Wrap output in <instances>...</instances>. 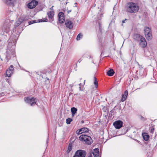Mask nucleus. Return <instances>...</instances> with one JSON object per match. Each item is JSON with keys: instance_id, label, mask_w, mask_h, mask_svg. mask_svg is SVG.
Instances as JSON below:
<instances>
[{"instance_id": "37", "label": "nucleus", "mask_w": 157, "mask_h": 157, "mask_svg": "<svg viewBox=\"0 0 157 157\" xmlns=\"http://www.w3.org/2000/svg\"><path fill=\"white\" fill-rule=\"evenodd\" d=\"M97 77L95 75H94L93 77H91V78H97Z\"/></svg>"}, {"instance_id": "50", "label": "nucleus", "mask_w": 157, "mask_h": 157, "mask_svg": "<svg viewBox=\"0 0 157 157\" xmlns=\"http://www.w3.org/2000/svg\"><path fill=\"white\" fill-rule=\"evenodd\" d=\"M87 0H85V1L86 2Z\"/></svg>"}, {"instance_id": "27", "label": "nucleus", "mask_w": 157, "mask_h": 157, "mask_svg": "<svg viewBox=\"0 0 157 157\" xmlns=\"http://www.w3.org/2000/svg\"><path fill=\"white\" fill-rule=\"evenodd\" d=\"M115 106L112 110L110 111L109 113V114H111V115H113L114 114V111L115 110Z\"/></svg>"}, {"instance_id": "30", "label": "nucleus", "mask_w": 157, "mask_h": 157, "mask_svg": "<svg viewBox=\"0 0 157 157\" xmlns=\"http://www.w3.org/2000/svg\"><path fill=\"white\" fill-rule=\"evenodd\" d=\"M44 20H43L42 19H40L39 20V22H47V19L46 18H44Z\"/></svg>"}, {"instance_id": "40", "label": "nucleus", "mask_w": 157, "mask_h": 157, "mask_svg": "<svg viewBox=\"0 0 157 157\" xmlns=\"http://www.w3.org/2000/svg\"><path fill=\"white\" fill-rule=\"evenodd\" d=\"M71 12V10L68 11H67L68 13H69Z\"/></svg>"}, {"instance_id": "11", "label": "nucleus", "mask_w": 157, "mask_h": 157, "mask_svg": "<svg viewBox=\"0 0 157 157\" xmlns=\"http://www.w3.org/2000/svg\"><path fill=\"white\" fill-rule=\"evenodd\" d=\"M38 3V2L36 1L35 0H32L28 4V7L29 8L33 9L36 7Z\"/></svg>"}, {"instance_id": "33", "label": "nucleus", "mask_w": 157, "mask_h": 157, "mask_svg": "<svg viewBox=\"0 0 157 157\" xmlns=\"http://www.w3.org/2000/svg\"><path fill=\"white\" fill-rule=\"evenodd\" d=\"M36 22L35 21H29V25H31L32 24H33V23H36Z\"/></svg>"}, {"instance_id": "22", "label": "nucleus", "mask_w": 157, "mask_h": 157, "mask_svg": "<svg viewBox=\"0 0 157 157\" xmlns=\"http://www.w3.org/2000/svg\"><path fill=\"white\" fill-rule=\"evenodd\" d=\"M72 146L71 144H69L68 145V147L67 148V153H69L71 150H72Z\"/></svg>"}, {"instance_id": "17", "label": "nucleus", "mask_w": 157, "mask_h": 157, "mask_svg": "<svg viewBox=\"0 0 157 157\" xmlns=\"http://www.w3.org/2000/svg\"><path fill=\"white\" fill-rule=\"evenodd\" d=\"M93 153L94 157H98L99 155V149L97 148L94 149Z\"/></svg>"}, {"instance_id": "12", "label": "nucleus", "mask_w": 157, "mask_h": 157, "mask_svg": "<svg viewBox=\"0 0 157 157\" xmlns=\"http://www.w3.org/2000/svg\"><path fill=\"white\" fill-rule=\"evenodd\" d=\"M59 21L60 23H63L65 21L64 16L63 12H60L58 14Z\"/></svg>"}, {"instance_id": "26", "label": "nucleus", "mask_w": 157, "mask_h": 157, "mask_svg": "<svg viewBox=\"0 0 157 157\" xmlns=\"http://www.w3.org/2000/svg\"><path fill=\"white\" fill-rule=\"evenodd\" d=\"M121 79H115V80L114 81V83L116 85H117L119 84L120 82L121 81Z\"/></svg>"}, {"instance_id": "13", "label": "nucleus", "mask_w": 157, "mask_h": 157, "mask_svg": "<svg viewBox=\"0 0 157 157\" xmlns=\"http://www.w3.org/2000/svg\"><path fill=\"white\" fill-rule=\"evenodd\" d=\"M65 25L66 27L71 29L72 28L73 26L72 23L71 21H70L67 20L65 21Z\"/></svg>"}, {"instance_id": "6", "label": "nucleus", "mask_w": 157, "mask_h": 157, "mask_svg": "<svg viewBox=\"0 0 157 157\" xmlns=\"http://www.w3.org/2000/svg\"><path fill=\"white\" fill-rule=\"evenodd\" d=\"M86 155L85 151L83 150H78L76 151L74 157H85Z\"/></svg>"}, {"instance_id": "39", "label": "nucleus", "mask_w": 157, "mask_h": 157, "mask_svg": "<svg viewBox=\"0 0 157 157\" xmlns=\"http://www.w3.org/2000/svg\"><path fill=\"white\" fill-rule=\"evenodd\" d=\"M42 74H40V77H39L40 78H43V75H42Z\"/></svg>"}, {"instance_id": "5", "label": "nucleus", "mask_w": 157, "mask_h": 157, "mask_svg": "<svg viewBox=\"0 0 157 157\" xmlns=\"http://www.w3.org/2000/svg\"><path fill=\"white\" fill-rule=\"evenodd\" d=\"M25 101L27 103L30 104L31 106H33L36 104V99L34 98L27 97L25 98Z\"/></svg>"}, {"instance_id": "18", "label": "nucleus", "mask_w": 157, "mask_h": 157, "mask_svg": "<svg viewBox=\"0 0 157 157\" xmlns=\"http://www.w3.org/2000/svg\"><path fill=\"white\" fill-rule=\"evenodd\" d=\"M142 136L143 139L146 141H147L149 138V136L147 133H143Z\"/></svg>"}, {"instance_id": "8", "label": "nucleus", "mask_w": 157, "mask_h": 157, "mask_svg": "<svg viewBox=\"0 0 157 157\" xmlns=\"http://www.w3.org/2000/svg\"><path fill=\"white\" fill-rule=\"evenodd\" d=\"M14 70L13 67L11 65L10 66L9 69L6 71V74L7 77H10L13 73Z\"/></svg>"}, {"instance_id": "49", "label": "nucleus", "mask_w": 157, "mask_h": 157, "mask_svg": "<svg viewBox=\"0 0 157 157\" xmlns=\"http://www.w3.org/2000/svg\"><path fill=\"white\" fill-rule=\"evenodd\" d=\"M141 68H142L143 67H142V66H141Z\"/></svg>"}, {"instance_id": "42", "label": "nucleus", "mask_w": 157, "mask_h": 157, "mask_svg": "<svg viewBox=\"0 0 157 157\" xmlns=\"http://www.w3.org/2000/svg\"><path fill=\"white\" fill-rule=\"evenodd\" d=\"M88 157H92V155H90Z\"/></svg>"}, {"instance_id": "48", "label": "nucleus", "mask_w": 157, "mask_h": 157, "mask_svg": "<svg viewBox=\"0 0 157 157\" xmlns=\"http://www.w3.org/2000/svg\"><path fill=\"white\" fill-rule=\"evenodd\" d=\"M138 64L139 66H140L139 64Z\"/></svg>"}, {"instance_id": "2", "label": "nucleus", "mask_w": 157, "mask_h": 157, "mask_svg": "<svg viewBox=\"0 0 157 157\" xmlns=\"http://www.w3.org/2000/svg\"><path fill=\"white\" fill-rule=\"evenodd\" d=\"M15 46H11V43H9L6 52L5 59L7 62H8L12 57L15 56Z\"/></svg>"}, {"instance_id": "3", "label": "nucleus", "mask_w": 157, "mask_h": 157, "mask_svg": "<svg viewBox=\"0 0 157 157\" xmlns=\"http://www.w3.org/2000/svg\"><path fill=\"white\" fill-rule=\"evenodd\" d=\"M79 139L82 141L84 142V143L88 144H91L93 142V140L91 137L85 134H82L79 137Z\"/></svg>"}, {"instance_id": "4", "label": "nucleus", "mask_w": 157, "mask_h": 157, "mask_svg": "<svg viewBox=\"0 0 157 157\" xmlns=\"http://www.w3.org/2000/svg\"><path fill=\"white\" fill-rule=\"evenodd\" d=\"M144 31L147 39L150 40L152 39V35L151 29L150 28L145 27L144 28Z\"/></svg>"}, {"instance_id": "35", "label": "nucleus", "mask_w": 157, "mask_h": 157, "mask_svg": "<svg viewBox=\"0 0 157 157\" xmlns=\"http://www.w3.org/2000/svg\"><path fill=\"white\" fill-rule=\"evenodd\" d=\"M77 134H82L83 133L82 132V130H80V129L79 130V131L77 132Z\"/></svg>"}, {"instance_id": "29", "label": "nucleus", "mask_w": 157, "mask_h": 157, "mask_svg": "<svg viewBox=\"0 0 157 157\" xmlns=\"http://www.w3.org/2000/svg\"><path fill=\"white\" fill-rule=\"evenodd\" d=\"M102 17V15L101 13H99L98 14V20H100L101 18Z\"/></svg>"}, {"instance_id": "43", "label": "nucleus", "mask_w": 157, "mask_h": 157, "mask_svg": "<svg viewBox=\"0 0 157 157\" xmlns=\"http://www.w3.org/2000/svg\"><path fill=\"white\" fill-rule=\"evenodd\" d=\"M9 79H6V81L7 82V80H8Z\"/></svg>"}, {"instance_id": "15", "label": "nucleus", "mask_w": 157, "mask_h": 157, "mask_svg": "<svg viewBox=\"0 0 157 157\" xmlns=\"http://www.w3.org/2000/svg\"><path fill=\"white\" fill-rule=\"evenodd\" d=\"M4 2L7 5L13 6L15 2V0H3Z\"/></svg>"}, {"instance_id": "14", "label": "nucleus", "mask_w": 157, "mask_h": 157, "mask_svg": "<svg viewBox=\"0 0 157 157\" xmlns=\"http://www.w3.org/2000/svg\"><path fill=\"white\" fill-rule=\"evenodd\" d=\"M128 94V91L127 90H125L124 91V94L122 95V97L121 99V101L123 102L126 100L127 98Z\"/></svg>"}, {"instance_id": "9", "label": "nucleus", "mask_w": 157, "mask_h": 157, "mask_svg": "<svg viewBox=\"0 0 157 157\" xmlns=\"http://www.w3.org/2000/svg\"><path fill=\"white\" fill-rule=\"evenodd\" d=\"M47 15L49 19L50 22L54 20L53 17L54 15V12L53 10L48 11L47 13Z\"/></svg>"}, {"instance_id": "25", "label": "nucleus", "mask_w": 157, "mask_h": 157, "mask_svg": "<svg viewBox=\"0 0 157 157\" xmlns=\"http://www.w3.org/2000/svg\"><path fill=\"white\" fill-rule=\"evenodd\" d=\"M72 119L71 118H68L66 120V123L67 124H70Z\"/></svg>"}, {"instance_id": "31", "label": "nucleus", "mask_w": 157, "mask_h": 157, "mask_svg": "<svg viewBox=\"0 0 157 157\" xmlns=\"http://www.w3.org/2000/svg\"><path fill=\"white\" fill-rule=\"evenodd\" d=\"M85 80H84V82H83V83H80L79 84V86H80V87H79V89H80V90H81V86H83L84 84H85Z\"/></svg>"}, {"instance_id": "46", "label": "nucleus", "mask_w": 157, "mask_h": 157, "mask_svg": "<svg viewBox=\"0 0 157 157\" xmlns=\"http://www.w3.org/2000/svg\"><path fill=\"white\" fill-rule=\"evenodd\" d=\"M1 59L2 61L3 60V59L1 58Z\"/></svg>"}, {"instance_id": "34", "label": "nucleus", "mask_w": 157, "mask_h": 157, "mask_svg": "<svg viewBox=\"0 0 157 157\" xmlns=\"http://www.w3.org/2000/svg\"><path fill=\"white\" fill-rule=\"evenodd\" d=\"M140 119L142 121H145L146 120V119H145L144 117L142 116H141L140 117Z\"/></svg>"}, {"instance_id": "23", "label": "nucleus", "mask_w": 157, "mask_h": 157, "mask_svg": "<svg viewBox=\"0 0 157 157\" xmlns=\"http://www.w3.org/2000/svg\"><path fill=\"white\" fill-rule=\"evenodd\" d=\"M82 37V35L81 33H79L77 36L76 39L77 40H79Z\"/></svg>"}, {"instance_id": "44", "label": "nucleus", "mask_w": 157, "mask_h": 157, "mask_svg": "<svg viewBox=\"0 0 157 157\" xmlns=\"http://www.w3.org/2000/svg\"><path fill=\"white\" fill-rule=\"evenodd\" d=\"M74 115H72V116L73 117L74 116Z\"/></svg>"}, {"instance_id": "10", "label": "nucleus", "mask_w": 157, "mask_h": 157, "mask_svg": "<svg viewBox=\"0 0 157 157\" xmlns=\"http://www.w3.org/2000/svg\"><path fill=\"white\" fill-rule=\"evenodd\" d=\"M123 124L121 121H117L114 122L113 124L116 128L119 129L122 126Z\"/></svg>"}, {"instance_id": "16", "label": "nucleus", "mask_w": 157, "mask_h": 157, "mask_svg": "<svg viewBox=\"0 0 157 157\" xmlns=\"http://www.w3.org/2000/svg\"><path fill=\"white\" fill-rule=\"evenodd\" d=\"M143 37L142 36L138 34H135L133 36L134 38L138 41H139L141 38Z\"/></svg>"}, {"instance_id": "20", "label": "nucleus", "mask_w": 157, "mask_h": 157, "mask_svg": "<svg viewBox=\"0 0 157 157\" xmlns=\"http://www.w3.org/2000/svg\"><path fill=\"white\" fill-rule=\"evenodd\" d=\"M80 130H82V132L83 133H84L88 132L89 130L87 128H82L80 129Z\"/></svg>"}, {"instance_id": "7", "label": "nucleus", "mask_w": 157, "mask_h": 157, "mask_svg": "<svg viewBox=\"0 0 157 157\" xmlns=\"http://www.w3.org/2000/svg\"><path fill=\"white\" fill-rule=\"evenodd\" d=\"M139 42L140 46L142 48H145L147 45V42L144 37L141 38L140 40L138 41Z\"/></svg>"}, {"instance_id": "24", "label": "nucleus", "mask_w": 157, "mask_h": 157, "mask_svg": "<svg viewBox=\"0 0 157 157\" xmlns=\"http://www.w3.org/2000/svg\"><path fill=\"white\" fill-rule=\"evenodd\" d=\"M94 84L95 87L97 88L98 87V81L97 79H94Z\"/></svg>"}, {"instance_id": "41", "label": "nucleus", "mask_w": 157, "mask_h": 157, "mask_svg": "<svg viewBox=\"0 0 157 157\" xmlns=\"http://www.w3.org/2000/svg\"><path fill=\"white\" fill-rule=\"evenodd\" d=\"M124 21H124V20H123V21H122V23H124Z\"/></svg>"}, {"instance_id": "21", "label": "nucleus", "mask_w": 157, "mask_h": 157, "mask_svg": "<svg viewBox=\"0 0 157 157\" xmlns=\"http://www.w3.org/2000/svg\"><path fill=\"white\" fill-rule=\"evenodd\" d=\"M71 111L72 115H75L77 111V109L73 107L71 108Z\"/></svg>"}, {"instance_id": "36", "label": "nucleus", "mask_w": 157, "mask_h": 157, "mask_svg": "<svg viewBox=\"0 0 157 157\" xmlns=\"http://www.w3.org/2000/svg\"><path fill=\"white\" fill-rule=\"evenodd\" d=\"M4 95H5V93L3 92L1 94H0V97L4 96Z\"/></svg>"}, {"instance_id": "47", "label": "nucleus", "mask_w": 157, "mask_h": 157, "mask_svg": "<svg viewBox=\"0 0 157 157\" xmlns=\"http://www.w3.org/2000/svg\"><path fill=\"white\" fill-rule=\"evenodd\" d=\"M78 62H79L80 63V61L78 60Z\"/></svg>"}, {"instance_id": "32", "label": "nucleus", "mask_w": 157, "mask_h": 157, "mask_svg": "<svg viewBox=\"0 0 157 157\" xmlns=\"http://www.w3.org/2000/svg\"><path fill=\"white\" fill-rule=\"evenodd\" d=\"M154 125L152 126V128L151 129V131H150L151 133H153V132H154V130H155L154 128Z\"/></svg>"}, {"instance_id": "38", "label": "nucleus", "mask_w": 157, "mask_h": 157, "mask_svg": "<svg viewBox=\"0 0 157 157\" xmlns=\"http://www.w3.org/2000/svg\"><path fill=\"white\" fill-rule=\"evenodd\" d=\"M53 6H52L51 8H50V10H53Z\"/></svg>"}, {"instance_id": "1", "label": "nucleus", "mask_w": 157, "mask_h": 157, "mask_svg": "<svg viewBox=\"0 0 157 157\" xmlns=\"http://www.w3.org/2000/svg\"><path fill=\"white\" fill-rule=\"evenodd\" d=\"M139 9V6L136 4L132 2L128 3L125 6L126 11L130 13H137Z\"/></svg>"}, {"instance_id": "28", "label": "nucleus", "mask_w": 157, "mask_h": 157, "mask_svg": "<svg viewBox=\"0 0 157 157\" xmlns=\"http://www.w3.org/2000/svg\"><path fill=\"white\" fill-rule=\"evenodd\" d=\"M3 29H5V31L6 30V31H8L9 30V27L8 26H7L6 27V25L4 24L3 26Z\"/></svg>"}, {"instance_id": "19", "label": "nucleus", "mask_w": 157, "mask_h": 157, "mask_svg": "<svg viewBox=\"0 0 157 157\" xmlns=\"http://www.w3.org/2000/svg\"><path fill=\"white\" fill-rule=\"evenodd\" d=\"M114 73V71L112 69H111L109 70L107 72V75L109 76H112Z\"/></svg>"}, {"instance_id": "45", "label": "nucleus", "mask_w": 157, "mask_h": 157, "mask_svg": "<svg viewBox=\"0 0 157 157\" xmlns=\"http://www.w3.org/2000/svg\"><path fill=\"white\" fill-rule=\"evenodd\" d=\"M92 62L93 63H94V61H93V60H92Z\"/></svg>"}]
</instances>
